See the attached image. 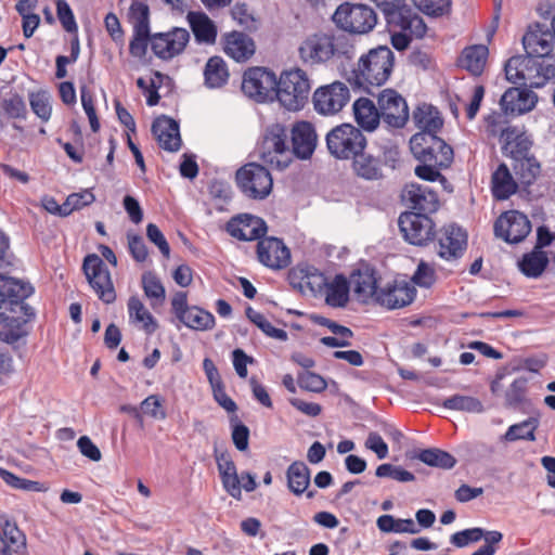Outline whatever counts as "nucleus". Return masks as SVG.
<instances>
[{
  "mask_svg": "<svg viewBox=\"0 0 555 555\" xmlns=\"http://www.w3.org/2000/svg\"><path fill=\"white\" fill-rule=\"evenodd\" d=\"M188 21L198 42L212 43L217 37V28L212 21L202 12H190Z\"/></svg>",
  "mask_w": 555,
  "mask_h": 555,
  "instance_id": "nucleus-37",
  "label": "nucleus"
},
{
  "mask_svg": "<svg viewBox=\"0 0 555 555\" xmlns=\"http://www.w3.org/2000/svg\"><path fill=\"white\" fill-rule=\"evenodd\" d=\"M287 487L289 491L299 496L306 493L308 499L314 496L313 491H307L310 485V470L304 462L292 463L286 470Z\"/></svg>",
  "mask_w": 555,
  "mask_h": 555,
  "instance_id": "nucleus-32",
  "label": "nucleus"
},
{
  "mask_svg": "<svg viewBox=\"0 0 555 555\" xmlns=\"http://www.w3.org/2000/svg\"><path fill=\"white\" fill-rule=\"evenodd\" d=\"M547 263V255L543 250L533 249L522 256L518 262V268L526 276L535 279L544 272Z\"/></svg>",
  "mask_w": 555,
  "mask_h": 555,
  "instance_id": "nucleus-42",
  "label": "nucleus"
},
{
  "mask_svg": "<svg viewBox=\"0 0 555 555\" xmlns=\"http://www.w3.org/2000/svg\"><path fill=\"white\" fill-rule=\"evenodd\" d=\"M554 33H550L540 24L528 28L522 38V44L528 56L544 59L553 50Z\"/></svg>",
  "mask_w": 555,
  "mask_h": 555,
  "instance_id": "nucleus-22",
  "label": "nucleus"
},
{
  "mask_svg": "<svg viewBox=\"0 0 555 555\" xmlns=\"http://www.w3.org/2000/svg\"><path fill=\"white\" fill-rule=\"evenodd\" d=\"M413 120L418 129L434 134L442 127L443 124L439 112L428 104L417 106L413 113Z\"/></svg>",
  "mask_w": 555,
  "mask_h": 555,
  "instance_id": "nucleus-39",
  "label": "nucleus"
},
{
  "mask_svg": "<svg viewBox=\"0 0 555 555\" xmlns=\"http://www.w3.org/2000/svg\"><path fill=\"white\" fill-rule=\"evenodd\" d=\"M376 526L382 532L411 533L420 532L417 525L413 519L395 518L392 515H382L376 520Z\"/></svg>",
  "mask_w": 555,
  "mask_h": 555,
  "instance_id": "nucleus-44",
  "label": "nucleus"
},
{
  "mask_svg": "<svg viewBox=\"0 0 555 555\" xmlns=\"http://www.w3.org/2000/svg\"><path fill=\"white\" fill-rule=\"evenodd\" d=\"M539 427V421L534 417H529L520 423L511 425L505 434L500 437L502 442H515L518 440L534 441L535 430Z\"/></svg>",
  "mask_w": 555,
  "mask_h": 555,
  "instance_id": "nucleus-40",
  "label": "nucleus"
},
{
  "mask_svg": "<svg viewBox=\"0 0 555 555\" xmlns=\"http://www.w3.org/2000/svg\"><path fill=\"white\" fill-rule=\"evenodd\" d=\"M376 476L380 478L389 477L400 482H409L414 480V475L399 466L391 464H382L376 468Z\"/></svg>",
  "mask_w": 555,
  "mask_h": 555,
  "instance_id": "nucleus-62",
  "label": "nucleus"
},
{
  "mask_svg": "<svg viewBox=\"0 0 555 555\" xmlns=\"http://www.w3.org/2000/svg\"><path fill=\"white\" fill-rule=\"evenodd\" d=\"M152 131L158 144L169 152L178 151L181 146L179 125L171 118L162 116L155 119Z\"/></svg>",
  "mask_w": 555,
  "mask_h": 555,
  "instance_id": "nucleus-29",
  "label": "nucleus"
},
{
  "mask_svg": "<svg viewBox=\"0 0 555 555\" xmlns=\"http://www.w3.org/2000/svg\"><path fill=\"white\" fill-rule=\"evenodd\" d=\"M276 99L282 107L289 112H296L306 104L311 82L307 73L293 67L284 69L278 77Z\"/></svg>",
  "mask_w": 555,
  "mask_h": 555,
  "instance_id": "nucleus-3",
  "label": "nucleus"
},
{
  "mask_svg": "<svg viewBox=\"0 0 555 555\" xmlns=\"http://www.w3.org/2000/svg\"><path fill=\"white\" fill-rule=\"evenodd\" d=\"M402 199L406 202L416 214H433L439 208L437 194L428 186L418 183H409L402 191Z\"/></svg>",
  "mask_w": 555,
  "mask_h": 555,
  "instance_id": "nucleus-18",
  "label": "nucleus"
},
{
  "mask_svg": "<svg viewBox=\"0 0 555 555\" xmlns=\"http://www.w3.org/2000/svg\"><path fill=\"white\" fill-rule=\"evenodd\" d=\"M236 182L241 191L249 198L263 199L272 191L273 180L261 165L247 164L236 172Z\"/></svg>",
  "mask_w": 555,
  "mask_h": 555,
  "instance_id": "nucleus-9",
  "label": "nucleus"
},
{
  "mask_svg": "<svg viewBox=\"0 0 555 555\" xmlns=\"http://www.w3.org/2000/svg\"><path fill=\"white\" fill-rule=\"evenodd\" d=\"M514 171L522 184H530L540 173V165L533 157H524L515 160Z\"/></svg>",
  "mask_w": 555,
  "mask_h": 555,
  "instance_id": "nucleus-52",
  "label": "nucleus"
},
{
  "mask_svg": "<svg viewBox=\"0 0 555 555\" xmlns=\"http://www.w3.org/2000/svg\"><path fill=\"white\" fill-rule=\"evenodd\" d=\"M278 77L267 67H250L243 74V93L258 103H269L276 99Z\"/></svg>",
  "mask_w": 555,
  "mask_h": 555,
  "instance_id": "nucleus-7",
  "label": "nucleus"
},
{
  "mask_svg": "<svg viewBox=\"0 0 555 555\" xmlns=\"http://www.w3.org/2000/svg\"><path fill=\"white\" fill-rule=\"evenodd\" d=\"M299 56L306 64L317 65L333 57L332 36L314 34L306 38L299 47Z\"/></svg>",
  "mask_w": 555,
  "mask_h": 555,
  "instance_id": "nucleus-17",
  "label": "nucleus"
},
{
  "mask_svg": "<svg viewBox=\"0 0 555 555\" xmlns=\"http://www.w3.org/2000/svg\"><path fill=\"white\" fill-rule=\"evenodd\" d=\"M30 284L0 274V339L14 344L27 335L26 323L34 317L25 299L33 294Z\"/></svg>",
  "mask_w": 555,
  "mask_h": 555,
  "instance_id": "nucleus-1",
  "label": "nucleus"
},
{
  "mask_svg": "<svg viewBox=\"0 0 555 555\" xmlns=\"http://www.w3.org/2000/svg\"><path fill=\"white\" fill-rule=\"evenodd\" d=\"M190 34L185 28H173L168 33L155 34L151 38L154 54L162 60H170L185 49Z\"/></svg>",
  "mask_w": 555,
  "mask_h": 555,
  "instance_id": "nucleus-15",
  "label": "nucleus"
},
{
  "mask_svg": "<svg viewBox=\"0 0 555 555\" xmlns=\"http://www.w3.org/2000/svg\"><path fill=\"white\" fill-rule=\"evenodd\" d=\"M334 23L351 34H366L376 25L377 17L373 9L365 4H340L334 15Z\"/></svg>",
  "mask_w": 555,
  "mask_h": 555,
  "instance_id": "nucleus-8",
  "label": "nucleus"
},
{
  "mask_svg": "<svg viewBox=\"0 0 555 555\" xmlns=\"http://www.w3.org/2000/svg\"><path fill=\"white\" fill-rule=\"evenodd\" d=\"M415 294V287L411 282L404 279L395 280L382 285L377 304L388 309L402 308L413 301Z\"/></svg>",
  "mask_w": 555,
  "mask_h": 555,
  "instance_id": "nucleus-16",
  "label": "nucleus"
},
{
  "mask_svg": "<svg viewBox=\"0 0 555 555\" xmlns=\"http://www.w3.org/2000/svg\"><path fill=\"white\" fill-rule=\"evenodd\" d=\"M352 159L354 173L365 180H378L383 177L382 164L378 158L363 152L358 153Z\"/></svg>",
  "mask_w": 555,
  "mask_h": 555,
  "instance_id": "nucleus-36",
  "label": "nucleus"
},
{
  "mask_svg": "<svg viewBox=\"0 0 555 555\" xmlns=\"http://www.w3.org/2000/svg\"><path fill=\"white\" fill-rule=\"evenodd\" d=\"M494 231L496 236L505 242L518 243L530 233L531 224L526 215L517 210H509L499 217Z\"/></svg>",
  "mask_w": 555,
  "mask_h": 555,
  "instance_id": "nucleus-14",
  "label": "nucleus"
},
{
  "mask_svg": "<svg viewBox=\"0 0 555 555\" xmlns=\"http://www.w3.org/2000/svg\"><path fill=\"white\" fill-rule=\"evenodd\" d=\"M259 158L267 165L276 168H286L292 160V151L287 145V131L281 124L268 126L257 146Z\"/></svg>",
  "mask_w": 555,
  "mask_h": 555,
  "instance_id": "nucleus-4",
  "label": "nucleus"
},
{
  "mask_svg": "<svg viewBox=\"0 0 555 555\" xmlns=\"http://www.w3.org/2000/svg\"><path fill=\"white\" fill-rule=\"evenodd\" d=\"M527 385L528 378L525 376L514 379L505 392L506 403L511 406L520 404L525 400Z\"/></svg>",
  "mask_w": 555,
  "mask_h": 555,
  "instance_id": "nucleus-57",
  "label": "nucleus"
},
{
  "mask_svg": "<svg viewBox=\"0 0 555 555\" xmlns=\"http://www.w3.org/2000/svg\"><path fill=\"white\" fill-rule=\"evenodd\" d=\"M350 92L348 87L339 81L322 86L313 93L314 109L324 116L335 115L348 103Z\"/></svg>",
  "mask_w": 555,
  "mask_h": 555,
  "instance_id": "nucleus-11",
  "label": "nucleus"
},
{
  "mask_svg": "<svg viewBox=\"0 0 555 555\" xmlns=\"http://www.w3.org/2000/svg\"><path fill=\"white\" fill-rule=\"evenodd\" d=\"M350 281L343 274L328 278L322 295L326 305L332 308H344L349 301Z\"/></svg>",
  "mask_w": 555,
  "mask_h": 555,
  "instance_id": "nucleus-31",
  "label": "nucleus"
},
{
  "mask_svg": "<svg viewBox=\"0 0 555 555\" xmlns=\"http://www.w3.org/2000/svg\"><path fill=\"white\" fill-rule=\"evenodd\" d=\"M431 163L438 168H447L453 162V150L442 139L436 138L431 147Z\"/></svg>",
  "mask_w": 555,
  "mask_h": 555,
  "instance_id": "nucleus-56",
  "label": "nucleus"
},
{
  "mask_svg": "<svg viewBox=\"0 0 555 555\" xmlns=\"http://www.w3.org/2000/svg\"><path fill=\"white\" fill-rule=\"evenodd\" d=\"M526 67V56L517 55L511 57L504 67L505 77L509 82H522V73Z\"/></svg>",
  "mask_w": 555,
  "mask_h": 555,
  "instance_id": "nucleus-61",
  "label": "nucleus"
},
{
  "mask_svg": "<svg viewBox=\"0 0 555 555\" xmlns=\"http://www.w3.org/2000/svg\"><path fill=\"white\" fill-rule=\"evenodd\" d=\"M88 283L98 297L105 304H112L116 299V293L111 273L100 256L88 255L82 264Z\"/></svg>",
  "mask_w": 555,
  "mask_h": 555,
  "instance_id": "nucleus-10",
  "label": "nucleus"
},
{
  "mask_svg": "<svg viewBox=\"0 0 555 555\" xmlns=\"http://www.w3.org/2000/svg\"><path fill=\"white\" fill-rule=\"evenodd\" d=\"M466 245V232L457 225H448L439 237L438 255L446 260L456 259L463 255Z\"/></svg>",
  "mask_w": 555,
  "mask_h": 555,
  "instance_id": "nucleus-25",
  "label": "nucleus"
},
{
  "mask_svg": "<svg viewBox=\"0 0 555 555\" xmlns=\"http://www.w3.org/2000/svg\"><path fill=\"white\" fill-rule=\"evenodd\" d=\"M489 50L485 44H475L463 50L459 60L460 66L470 74L480 75L487 64Z\"/></svg>",
  "mask_w": 555,
  "mask_h": 555,
  "instance_id": "nucleus-35",
  "label": "nucleus"
},
{
  "mask_svg": "<svg viewBox=\"0 0 555 555\" xmlns=\"http://www.w3.org/2000/svg\"><path fill=\"white\" fill-rule=\"evenodd\" d=\"M538 95L526 88H509L501 96L500 105L505 115H522L532 111Z\"/></svg>",
  "mask_w": 555,
  "mask_h": 555,
  "instance_id": "nucleus-19",
  "label": "nucleus"
},
{
  "mask_svg": "<svg viewBox=\"0 0 555 555\" xmlns=\"http://www.w3.org/2000/svg\"><path fill=\"white\" fill-rule=\"evenodd\" d=\"M127 308L129 321L132 324L143 330L146 334H153L157 330V321L139 297L131 296L128 300Z\"/></svg>",
  "mask_w": 555,
  "mask_h": 555,
  "instance_id": "nucleus-34",
  "label": "nucleus"
},
{
  "mask_svg": "<svg viewBox=\"0 0 555 555\" xmlns=\"http://www.w3.org/2000/svg\"><path fill=\"white\" fill-rule=\"evenodd\" d=\"M163 79L164 76L160 73L156 72L149 80L142 77L137 80V86L143 91L144 95L146 96L147 105L154 106L158 103L159 95L157 93V89L162 83Z\"/></svg>",
  "mask_w": 555,
  "mask_h": 555,
  "instance_id": "nucleus-55",
  "label": "nucleus"
},
{
  "mask_svg": "<svg viewBox=\"0 0 555 555\" xmlns=\"http://www.w3.org/2000/svg\"><path fill=\"white\" fill-rule=\"evenodd\" d=\"M414 4L427 15L440 16L450 11L451 0H413Z\"/></svg>",
  "mask_w": 555,
  "mask_h": 555,
  "instance_id": "nucleus-58",
  "label": "nucleus"
},
{
  "mask_svg": "<svg viewBox=\"0 0 555 555\" xmlns=\"http://www.w3.org/2000/svg\"><path fill=\"white\" fill-rule=\"evenodd\" d=\"M223 50L236 62H246L255 54L256 44L249 36L233 31L224 36Z\"/></svg>",
  "mask_w": 555,
  "mask_h": 555,
  "instance_id": "nucleus-30",
  "label": "nucleus"
},
{
  "mask_svg": "<svg viewBox=\"0 0 555 555\" xmlns=\"http://www.w3.org/2000/svg\"><path fill=\"white\" fill-rule=\"evenodd\" d=\"M259 261L271 269H282L288 266L291 253L285 244L276 237H267L258 243Z\"/></svg>",
  "mask_w": 555,
  "mask_h": 555,
  "instance_id": "nucleus-20",
  "label": "nucleus"
},
{
  "mask_svg": "<svg viewBox=\"0 0 555 555\" xmlns=\"http://www.w3.org/2000/svg\"><path fill=\"white\" fill-rule=\"evenodd\" d=\"M129 23L133 34H150L149 7L140 1H134L128 13Z\"/></svg>",
  "mask_w": 555,
  "mask_h": 555,
  "instance_id": "nucleus-48",
  "label": "nucleus"
},
{
  "mask_svg": "<svg viewBox=\"0 0 555 555\" xmlns=\"http://www.w3.org/2000/svg\"><path fill=\"white\" fill-rule=\"evenodd\" d=\"M297 379L300 388L308 391L321 392L326 388L325 379L321 375L310 371L299 373Z\"/></svg>",
  "mask_w": 555,
  "mask_h": 555,
  "instance_id": "nucleus-60",
  "label": "nucleus"
},
{
  "mask_svg": "<svg viewBox=\"0 0 555 555\" xmlns=\"http://www.w3.org/2000/svg\"><path fill=\"white\" fill-rule=\"evenodd\" d=\"M229 69L220 56L210 57L204 68L205 86L209 89L222 88L229 80Z\"/></svg>",
  "mask_w": 555,
  "mask_h": 555,
  "instance_id": "nucleus-38",
  "label": "nucleus"
},
{
  "mask_svg": "<svg viewBox=\"0 0 555 555\" xmlns=\"http://www.w3.org/2000/svg\"><path fill=\"white\" fill-rule=\"evenodd\" d=\"M350 283L358 301L377 302L383 283L373 270L365 268L354 272L351 274Z\"/></svg>",
  "mask_w": 555,
  "mask_h": 555,
  "instance_id": "nucleus-21",
  "label": "nucleus"
},
{
  "mask_svg": "<svg viewBox=\"0 0 555 555\" xmlns=\"http://www.w3.org/2000/svg\"><path fill=\"white\" fill-rule=\"evenodd\" d=\"M333 328L335 336L323 337L321 339L322 344L333 348L349 346L352 332L348 327L340 325H334Z\"/></svg>",
  "mask_w": 555,
  "mask_h": 555,
  "instance_id": "nucleus-64",
  "label": "nucleus"
},
{
  "mask_svg": "<svg viewBox=\"0 0 555 555\" xmlns=\"http://www.w3.org/2000/svg\"><path fill=\"white\" fill-rule=\"evenodd\" d=\"M442 405L443 408L452 411H463L468 413L483 412V404L481 401L470 396H452L446 399Z\"/></svg>",
  "mask_w": 555,
  "mask_h": 555,
  "instance_id": "nucleus-49",
  "label": "nucleus"
},
{
  "mask_svg": "<svg viewBox=\"0 0 555 555\" xmlns=\"http://www.w3.org/2000/svg\"><path fill=\"white\" fill-rule=\"evenodd\" d=\"M293 152L301 159L309 158L317 146V133L308 121H298L292 129Z\"/></svg>",
  "mask_w": 555,
  "mask_h": 555,
  "instance_id": "nucleus-27",
  "label": "nucleus"
},
{
  "mask_svg": "<svg viewBox=\"0 0 555 555\" xmlns=\"http://www.w3.org/2000/svg\"><path fill=\"white\" fill-rule=\"evenodd\" d=\"M1 107L10 118H25L27 113L24 100L17 94L4 99Z\"/></svg>",
  "mask_w": 555,
  "mask_h": 555,
  "instance_id": "nucleus-63",
  "label": "nucleus"
},
{
  "mask_svg": "<svg viewBox=\"0 0 555 555\" xmlns=\"http://www.w3.org/2000/svg\"><path fill=\"white\" fill-rule=\"evenodd\" d=\"M298 273L300 275L299 286L301 289L308 288L314 295H322L328 280L327 276L310 267L299 269Z\"/></svg>",
  "mask_w": 555,
  "mask_h": 555,
  "instance_id": "nucleus-46",
  "label": "nucleus"
},
{
  "mask_svg": "<svg viewBox=\"0 0 555 555\" xmlns=\"http://www.w3.org/2000/svg\"><path fill=\"white\" fill-rule=\"evenodd\" d=\"M227 231L237 240L254 241L267 232V227L261 218L246 214L232 218L227 224Z\"/></svg>",
  "mask_w": 555,
  "mask_h": 555,
  "instance_id": "nucleus-24",
  "label": "nucleus"
},
{
  "mask_svg": "<svg viewBox=\"0 0 555 555\" xmlns=\"http://www.w3.org/2000/svg\"><path fill=\"white\" fill-rule=\"evenodd\" d=\"M215 459L223 490L234 500L241 501L242 491L253 492L257 488L255 475L248 472L237 473L236 465L231 455L225 452H215Z\"/></svg>",
  "mask_w": 555,
  "mask_h": 555,
  "instance_id": "nucleus-5",
  "label": "nucleus"
},
{
  "mask_svg": "<svg viewBox=\"0 0 555 555\" xmlns=\"http://www.w3.org/2000/svg\"><path fill=\"white\" fill-rule=\"evenodd\" d=\"M356 122L365 131H374L380 121L379 109L367 98H360L352 105Z\"/></svg>",
  "mask_w": 555,
  "mask_h": 555,
  "instance_id": "nucleus-33",
  "label": "nucleus"
},
{
  "mask_svg": "<svg viewBox=\"0 0 555 555\" xmlns=\"http://www.w3.org/2000/svg\"><path fill=\"white\" fill-rule=\"evenodd\" d=\"M417 459L428 466L450 469L456 464V460L450 453L440 449H425L417 454Z\"/></svg>",
  "mask_w": 555,
  "mask_h": 555,
  "instance_id": "nucleus-47",
  "label": "nucleus"
},
{
  "mask_svg": "<svg viewBox=\"0 0 555 555\" xmlns=\"http://www.w3.org/2000/svg\"><path fill=\"white\" fill-rule=\"evenodd\" d=\"M0 555H27L26 535L9 519H4L0 527Z\"/></svg>",
  "mask_w": 555,
  "mask_h": 555,
  "instance_id": "nucleus-26",
  "label": "nucleus"
},
{
  "mask_svg": "<svg viewBox=\"0 0 555 555\" xmlns=\"http://www.w3.org/2000/svg\"><path fill=\"white\" fill-rule=\"evenodd\" d=\"M179 320L186 327L195 331H209L215 326V317L197 306H191Z\"/></svg>",
  "mask_w": 555,
  "mask_h": 555,
  "instance_id": "nucleus-43",
  "label": "nucleus"
},
{
  "mask_svg": "<svg viewBox=\"0 0 555 555\" xmlns=\"http://www.w3.org/2000/svg\"><path fill=\"white\" fill-rule=\"evenodd\" d=\"M95 201L94 194L91 190H83L78 193H73L67 196L66 201L63 203V216L70 215L74 210L81 209Z\"/></svg>",
  "mask_w": 555,
  "mask_h": 555,
  "instance_id": "nucleus-54",
  "label": "nucleus"
},
{
  "mask_svg": "<svg viewBox=\"0 0 555 555\" xmlns=\"http://www.w3.org/2000/svg\"><path fill=\"white\" fill-rule=\"evenodd\" d=\"M389 27L399 28L413 39L423 38L427 27L421 16L405 8V3L401 9H396L386 15Z\"/></svg>",
  "mask_w": 555,
  "mask_h": 555,
  "instance_id": "nucleus-23",
  "label": "nucleus"
},
{
  "mask_svg": "<svg viewBox=\"0 0 555 555\" xmlns=\"http://www.w3.org/2000/svg\"><path fill=\"white\" fill-rule=\"evenodd\" d=\"M392 67L393 53L388 47L372 49L359 60L354 69L356 82L366 90L370 87L382 86L388 80Z\"/></svg>",
  "mask_w": 555,
  "mask_h": 555,
  "instance_id": "nucleus-2",
  "label": "nucleus"
},
{
  "mask_svg": "<svg viewBox=\"0 0 555 555\" xmlns=\"http://www.w3.org/2000/svg\"><path fill=\"white\" fill-rule=\"evenodd\" d=\"M399 228L404 238L414 245H423L434 236V222L425 214L403 212L399 217Z\"/></svg>",
  "mask_w": 555,
  "mask_h": 555,
  "instance_id": "nucleus-13",
  "label": "nucleus"
},
{
  "mask_svg": "<svg viewBox=\"0 0 555 555\" xmlns=\"http://www.w3.org/2000/svg\"><path fill=\"white\" fill-rule=\"evenodd\" d=\"M378 109L384 121L393 128H402L409 119L406 101L393 89L379 93Z\"/></svg>",
  "mask_w": 555,
  "mask_h": 555,
  "instance_id": "nucleus-12",
  "label": "nucleus"
},
{
  "mask_svg": "<svg viewBox=\"0 0 555 555\" xmlns=\"http://www.w3.org/2000/svg\"><path fill=\"white\" fill-rule=\"evenodd\" d=\"M140 409L143 414L155 420L163 421L167 417V413L163 406V400L156 395L146 397L141 402Z\"/></svg>",
  "mask_w": 555,
  "mask_h": 555,
  "instance_id": "nucleus-59",
  "label": "nucleus"
},
{
  "mask_svg": "<svg viewBox=\"0 0 555 555\" xmlns=\"http://www.w3.org/2000/svg\"><path fill=\"white\" fill-rule=\"evenodd\" d=\"M31 111L42 120L48 121L52 114L51 95L44 90L30 92L28 95Z\"/></svg>",
  "mask_w": 555,
  "mask_h": 555,
  "instance_id": "nucleus-51",
  "label": "nucleus"
},
{
  "mask_svg": "<svg viewBox=\"0 0 555 555\" xmlns=\"http://www.w3.org/2000/svg\"><path fill=\"white\" fill-rule=\"evenodd\" d=\"M437 135L429 132H417L410 140V149L415 158L423 163H431V147Z\"/></svg>",
  "mask_w": 555,
  "mask_h": 555,
  "instance_id": "nucleus-45",
  "label": "nucleus"
},
{
  "mask_svg": "<svg viewBox=\"0 0 555 555\" xmlns=\"http://www.w3.org/2000/svg\"><path fill=\"white\" fill-rule=\"evenodd\" d=\"M517 184L508 168L500 165L492 176V192L495 198L506 199L516 192Z\"/></svg>",
  "mask_w": 555,
  "mask_h": 555,
  "instance_id": "nucleus-41",
  "label": "nucleus"
},
{
  "mask_svg": "<svg viewBox=\"0 0 555 555\" xmlns=\"http://www.w3.org/2000/svg\"><path fill=\"white\" fill-rule=\"evenodd\" d=\"M521 75L522 83L541 88L555 77V65L547 60L526 55V67Z\"/></svg>",
  "mask_w": 555,
  "mask_h": 555,
  "instance_id": "nucleus-28",
  "label": "nucleus"
},
{
  "mask_svg": "<svg viewBox=\"0 0 555 555\" xmlns=\"http://www.w3.org/2000/svg\"><path fill=\"white\" fill-rule=\"evenodd\" d=\"M142 287L147 298L162 304L165 300L166 292L160 280L152 272L142 275Z\"/></svg>",
  "mask_w": 555,
  "mask_h": 555,
  "instance_id": "nucleus-53",
  "label": "nucleus"
},
{
  "mask_svg": "<svg viewBox=\"0 0 555 555\" xmlns=\"http://www.w3.org/2000/svg\"><path fill=\"white\" fill-rule=\"evenodd\" d=\"M326 145L331 155L337 159H351L366 146L362 131L351 124L333 128L326 135Z\"/></svg>",
  "mask_w": 555,
  "mask_h": 555,
  "instance_id": "nucleus-6",
  "label": "nucleus"
},
{
  "mask_svg": "<svg viewBox=\"0 0 555 555\" xmlns=\"http://www.w3.org/2000/svg\"><path fill=\"white\" fill-rule=\"evenodd\" d=\"M246 315L267 336L281 341H285L287 339L288 336L284 330L273 326L263 314L254 310L251 307L246 309Z\"/></svg>",
  "mask_w": 555,
  "mask_h": 555,
  "instance_id": "nucleus-50",
  "label": "nucleus"
}]
</instances>
